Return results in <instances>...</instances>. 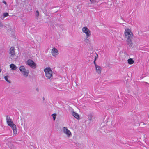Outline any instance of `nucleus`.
Segmentation results:
<instances>
[{"mask_svg": "<svg viewBox=\"0 0 149 149\" xmlns=\"http://www.w3.org/2000/svg\"><path fill=\"white\" fill-rule=\"evenodd\" d=\"M7 124L10 127L12 125H13V124H14L12 121H10L9 122V123H7Z\"/></svg>", "mask_w": 149, "mask_h": 149, "instance_id": "6ab92c4d", "label": "nucleus"}, {"mask_svg": "<svg viewBox=\"0 0 149 149\" xmlns=\"http://www.w3.org/2000/svg\"><path fill=\"white\" fill-rule=\"evenodd\" d=\"M6 120L7 123H9L10 121H11L12 120L10 119V118L8 116H6Z\"/></svg>", "mask_w": 149, "mask_h": 149, "instance_id": "f3484780", "label": "nucleus"}, {"mask_svg": "<svg viewBox=\"0 0 149 149\" xmlns=\"http://www.w3.org/2000/svg\"><path fill=\"white\" fill-rule=\"evenodd\" d=\"M72 115L77 119H79L80 118L78 114L74 111L72 113Z\"/></svg>", "mask_w": 149, "mask_h": 149, "instance_id": "f8f14e48", "label": "nucleus"}, {"mask_svg": "<svg viewBox=\"0 0 149 149\" xmlns=\"http://www.w3.org/2000/svg\"><path fill=\"white\" fill-rule=\"evenodd\" d=\"M4 79L5 80L8 82L10 83V81H9L8 79V76H5L4 77Z\"/></svg>", "mask_w": 149, "mask_h": 149, "instance_id": "412c9836", "label": "nucleus"}, {"mask_svg": "<svg viewBox=\"0 0 149 149\" xmlns=\"http://www.w3.org/2000/svg\"><path fill=\"white\" fill-rule=\"evenodd\" d=\"M82 31L83 33H85L87 38H89L91 35V32L88 28L86 27H84L82 29Z\"/></svg>", "mask_w": 149, "mask_h": 149, "instance_id": "39448f33", "label": "nucleus"}, {"mask_svg": "<svg viewBox=\"0 0 149 149\" xmlns=\"http://www.w3.org/2000/svg\"><path fill=\"white\" fill-rule=\"evenodd\" d=\"M10 67L12 70H15L17 69V67L13 64H11L10 65Z\"/></svg>", "mask_w": 149, "mask_h": 149, "instance_id": "ddd939ff", "label": "nucleus"}, {"mask_svg": "<svg viewBox=\"0 0 149 149\" xmlns=\"http://www.w3.org/2000/svg\"><path fill=\"white\" fill-rule=\"evenodd\" d=\"M95 67L96 71L97 73L98 74H100L101 73V67L98 65H97Z\"/></svg>", "mask_w": 149, "mask_h": 149, "instance_id": "9d476101", "label": "nucleus"}, {"mask_svg": "<svg viewBox=\"0 0 149 149\" xmlns=\"http://www.w3.org/2000/svg\"><path fill=\"white\" fill-rule=\"evenodd\" d=\"M19 70L24 77H28L29 71L28 70H26L24 66H21L19 67Z\"/></svg>", "mask_w": 149, "mask_h": 149, "instance_id": "f03ea898", "label": "nucleus"}, {"mask_svg": "<svg viewBox=\"0 0 149 149\" xmlns=\"http://www.w3.org/2000/svg\"><path fill=\"white\" fill-rule=\"evenodd\" d=\"M88 38H87V36H86V38L84 40V41L85 42L87 43L90 42V41L88 39Z\"/></svg>", "mask_w": 149, "mask_h": 149, "instance_id": "a211bd4d", "label": "nucleus"}, {"mask_svg": "<svg viewBox=\"0 0 149 149\" xmlns=\"http://www.w3.org/2000/svg\"><path fill=\"white\" fill-rule=\"evenodd\" d=\"M36 90L37 91H39V89H38V88H36Z\"/></svg>", "mask_w": 149, "mask_h": 149, "instance_id": "bb28decb", "label": "nucleus"}, {"mask_svg": "<svg viewBox=\"0 0 149 149\" xmlns=\"http://www.w3.org/2000/svg\"><path fill=\"white\" fill-rule=\"evenodd\" d=\"M125 38L127 39L132 38L133 35L131 30L129 29H125Z\"/></svg>", "mask_w": 149, "mask_h": 149, "instance_id": "7ed1b4c3", "label": "nucleus"}, {"mask_svg": "<svg viewBox=\"0 0 149 149\" xmlns=\"http://www.w3.org/2000/svg\"><path fill=\"white\" fill-rule=\"evenodd\" d=\"M3 26V24L1 22H0V27H2Z\"/></svg>", "mask_w": 149, "mask_h": 149, "instance_id": "393cba45", "label": "nucleus"}, {"mask_svg": "<svg viewBox=\"0 0 149 149\" xmlns=\"http://www.w3.org/2000/svg\"><path fill=\"white\" fill-rule=\"evenodd\" d=\"M1 69L0 68V72H1Z\"/></svg>", "mask_w": 149, "mask_h": 149, "instance_id": "cd10ccee", "label": "nucleus"}, {"mask_svg": "<svg viewBox=\"0 0 149 149\" xmlns=\"http://www.w3.org/2000/svg\"><path fill=\"white\" fill-rule=\"evenodd\" d=\"M88 118L89 120L90 121H91L92 122L94 121V119L93 118H92V116L91 114H90L89 115Z\"/></svg>", "mask_w": 149, "mask_h": 149, "instance_id": "dca6fc26", "label": "nucleus"}, {"mask_svg": "<svg viewBox=\"0 0 149 149\" xmlns=\"http://www.w3.org/2000/svg\"><path fill=\"white\" fill-rule=\"evenodd\" d=\"M95 60H95L93 61V63H94V64L95 65V66H97L98 65H97V64H96Z\"/></svg>", "mask_w": 149, "mask_h": 149, "instance_id": "b1692460", "label": "nucleus"}, {"mask_svg": "<svg viewBox=\"0 0 149 149\" xmlns=\"http://www.w3.org/2000/svg\"><path fill=\"white\" fill-rule=\"evenodd\" d=\"M10 127L12 128L13 130L14 134H16L17 132L16 130V125L15 124H13V125Z\"/></svg>", "mask_w": 149, "mask_h": 149, "instance_id": "9b49d317", "label": "nucleus"}, {"mask_svg": "<svg viewBox=\"0 0 149 149\" xmlns=\"http://www.w3.org/2000/svg\"><path fill=\"white\" fill-rule=\"evenodd\" d=\"M8 53L9 54V58L12 59V58L14 57L15 54V48L13 47H11L8 51Z\"/></svg>", "mask_w": 149, "mask_h": 149, "instance_id": "423d86ee", "label": "nucleus"}, {"mask_svg": "<svg viewBox=\"0 0 149 149\" xmlns=\"http://www.w3.org/2000/svg\"><path fill=\"white\" fill-rule=\"evenodd\" d=\"M51 53L53 56L56 57L58 54V51L56 49L54 48L52 50Z\"/></svg>", "mask_w": 149, "mask_h": 149, "instance_id": "6e6552de", "label": "nucleus"}, {"mask_svg": "<svg viewBox=\"0 0 149 149\" xmlns=\"http://www.w3.org/2000/svg\"><path fill=\"white\" fill-rule=\"evenodd\" d=\"M26 64L33 69H35L36 68V64L31 59H28L26 62Z\"/></svg>", "mask_w": 149, "mask_h": 149, "instance_id": "20e7f679", "label": "nucleus"}, {"mask_svg": "<svg viewBox=\"0 0 149 149\" xmlns=\"http://www.w3.org/2000/svg\"><path fill=\"white\" fill-rule=\"evenodd\" d=\"M92 3H94L95 2V0H90Z\"/></svg>", "mask_w": 149, "mask_h": 149, "instance_id": "5701e85b", "label": "nucleus"}, {"mask_svg": "<svg viewBox=\"0 0 149 149\" xmlns=\"http://www.w3.org/2000/svg\"><path fill=\"white\" fill-rule=\"evenodd\" d=\"M35 18L36 19H38L39 16V12L38 10H37L35 13Z\"/></svg>", "mask_w": 149, "mask_h": 149, "instance_id": "4468645a", "label": "nucleus"}, {"mask_svg": "<svg viewBox=\"0 0 149 149\" xmlns=\"http://www.w3.org/2000/svg\"><path fill=\"white\" fill-rule=\"evenodd\" d=\"M3 17H5L9 15L8 13H3Z\"/></svg>", "mask_w": 149, "mask_h": 149, "instance_id": "4be33fe9", "label": "nucleus"}, {"mask_svg": "<svg viewBox=\"0 0 149 149\" xmlns=\"http://www.w3.org/2000/svg\"><path fill=\"white\" fill-rule=\"evenodd\" d=\"M45 76L47 79H50L52 77L53 72L50 67L46 68L44 69Z\"/></svg>", "mask_w": 149, "mask_h": 149, "instance_id": "f257e3e1", "label": "nucleus"}, {"mask_svg": "<svg viewBox=\"0 0 149 149\" xmlns=\"http://www.w3.org/2000/svg\"><path fill=\"white\" fill-rule=\"evenodd\" d=\"M3 2L4 3H5V4H6V2L4 1H3Z\"/></svg>", "mask_w": 149, "mask_h": 149, "instance_id": "a878e982", "label": "nucleus"}, {"mask_svg": "<svg viewBox=\"0 0 149 149\" xmlns=\"http://www.w3.org/2000/svg\"><path fill=\"white\" fill-rule=\"evenodd\" d=\"M134 61L132 58H130L128 60V63L130 64H132L134 63Z\"/></svg>", "mask_w": 149, "mask_h": 149, "instance_id": "2eb2a0df", "label": "nucleus"}, {"mask_svg": "<svg viewBox=\"0 0 149 149\" xmlns=\"http://www.w3.org/2000/svg\"><path fill=\"white\" fill-rule=\"evenodd\" d=\"M131 39L132 38H128L126 40L127 44L129 45L130 47H132V43Z\"/></svg>", "mask_w": 149, "mask_h": 149, "instance_id": "1a4fd4ad", "label": "nucleus"}, {"mask_svg": "<svg viewBox=\"0 0 149 149\" xmlns=\"http://www.w3.org/2000/svg\"><path fill=\"white\" fill-rule=\"evenodd\" d=\"M51 116L53 117L54 120H55L56 118V114L55 113H54L52 114Z\"/></svg>", "mask_w": 149, "mask_h": 149, "instance_id": "aec40b11", "label": "nucleus"}, {"mask_svg": "<svg viewBox=\"0 0 149 149\" xmlns=\"http://www.w3.org/2000/svg\"><path fill=\"white\" fill-rule=\"evenodd\" d=\"M63 131L68 137H70L71 135V132L66 127H64L63 128Z\"/></svg>", "mask_w": 149, "mask_h": 149, "instance_id": "0eeeda50", "label": "nucleus"}]
</instances>
